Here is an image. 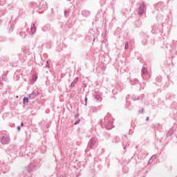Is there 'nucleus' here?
<instances>
[{
  "instance_id": "nucleus-12",
  "label": "nucleus",
  "mask_w": 177,
  "mask_h": 177,
  "mask_svg": "<svg viewBox=\"0 0 177 177\" xmlns=\"http://www.w3.org/2000/svg\"><path fill=\"white\" fill-rule=\"evenodd\" d=\"M149 118H146V121H149Z\"/></svg>"
},
{
  "instance_id": "nucleus-11",
  "label": "nucleus",
  "mask_w": 177,
  "mask_h": 177,
  "mask_svg": "<svg viewBox=\"0 0 177 177\" xmlns=\"http://www.w3.org/2000/svg\"><path fill=\"white\" fill-rule=\"evenodd\" d=\"M21 127H24V123L21 122Z\"/></svg>"
},
{
  "instance_id": "nucleus-9",
  "label": "nucleus",
  "mask_w": 177,
  "mask_h": 177,
  "mask_svg": "<svg viewBox=\"0 0 177 177\" xmlns=\"http://www.w3.org/2000/svg\"><path fill=\"white\" fill-rule=\"evenodd\" d=\"M147 69H145V68H144V70H143V73L145 74V73H147Z\"/></svg>"
},
{
  "instance_id": "nucleus-6",
  "label": "nucleus",
  "mask_w": 177,
  "mask_h": 177,
  "mask_svg": "<svg viewBox=\"0 0 177 177\" xmlns=\"http://www.w3.org/2000/svg\"><path fill=\"white\" fill-rule=\"evenodd\" d=\"M84 100H85V106H87L88 98H87V97H85Z\"/></svg>"
},
{
  "instance_id": "nucleus-3",
  "label": "nucleus",
  "mask_w": 177,
  "mask_h": 177,
  "mask_svg": "<svg viewBox=\"0 0 177 177\" xmlns=\"http://www.w3.org/2000/svg\"><path fill=\"white\" fill-rule=\"evenodd\" d=\"M95 143H96V140L95 138L91 139L89 147H91V148L94 147Z\"/></svg>"
},
{
  "instance_id": "nucleus-8",
  "label": "nucleus",
  "mask_w": 177,
  "mask_h": 177,
  "mask_svg": "<svg viewBox=\"0 0 177 177\" xmlns=\"http://www.w3.org/2000/svg\"><path fill=\"white\" fill-rule=\"evenodd\" d=\"M80 119H78L77 120V121H76L75 122V125H77V124H79L80 123Z\"/></svg>"
},
{
  "instance_id": "nucleus-4",
  "label": "nucleus",
  "mask_w": 177,
  "mask_h": 177,
  "mask_svg": "<svg viewBox=\"0 0 177 177\" xmlns=\"http://www.w3.org/2000/svg\"><path fill=\"white\" fill-rule=\"evenodd\" d=\"M28 100H29V99L28 97H24V100H23L24 104H27V103H28Z\"/></svg>"
},
{
  "instance_id": "nucleus-13",
  "label": "nucleus",
  "mask_w": 177,
  "mask_h": 177,
  "mask_svg": "<svg viewBox=\"0 0 177 177\" xmlns=\"http://www.w3.org/2000/svg\"><path fill=\"white\" fill-rule=\"evenodd\" d=\"M30 97H31V95H29V99H30Z\"/></svg>"
},
{
  "instance_id": "nucleus-2",
  "label": "nucleus",
  "mask_w": 177,
  "mask_h": 177,
  "mask_svg": "<svg viewBox=\"0 0 177 177\" xmlns=\"http://www.w3.org/2000/svg\"><path fill=\"white\" fill-rule=\"evenodd\" d=\"M1 142L3 145H6V143H8L9 142V138L8 137H3Z\"/></svg>"
},
{
  "instance_id": "nucleus-7",
  "label": "nucleus",
  "mask_w": 177,
  "mask_h": 177,
  "mask_svg": "<svg viewBox=\"0 0 177 177\" xmlns=\"http://www.w3.org/2000/svg\"><path fill=\"white\" fill-rule=\"evenodd\" d=\"M35 28H31V31H32V33H34L35 32Z\"/></svg>"
},
{
  "instance_id": "nucleus-5",
  "label": "nucleus",
  "mask_w": 177,
  "mask_h": 177,
  "mask_svg": "<svg viewBox=\"0 0 177 177\" xmlns=\"http://www.w3.org/2000/svg\"><path fill=\"white\" fill-rule=\"evenodd\" d=\"M37 79V75H33L32 77V80L35 81Z\"/></svg>"
},
{
  "instance_id": "nucleus-10",
  "label": "nucleus",
  "mask_w": 177,
  "mask_h": 177,
  "mask_svg": "<svg viewBox=\"0 0 177 177\" xmlns=\"http://www.w3.org/2000/svg\"><path fill=\"white\" fill-rule=\"evenodd\" d=\"M17 128L18 131H21V127L19 126H18Z\"/></svg>"
},
{
  "instance_id": "nucleus-1",
  "label": "nucleus",
  "mask_w": 177,
  "mask_h": 177,
  "mask_svg": "<svg viewBox=\"0 0 177 177\" xmlns=\"http://www.w3.org/2000/svg\"><path fill=\"white\" fill-rule=\"evenodd\" d=\"M145 3H142L139 9V15H142L144 13Z\"/></svg>"
}]
</instances>
